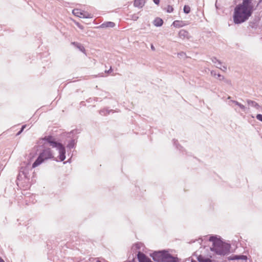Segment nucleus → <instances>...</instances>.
I'll list each match as a JSON object with an SVG mask.
<instances>
[{
  "mask_svg": "<svg viewBox=\"0 0 262 262\" xmlns=\"http://www.w3.org/2000/svg\"><path fill=\"white\" fill-rule=\"evenodd\" d=\"M199 260L200 262H212V261L209 258L203 259L201 257H199Z\"/></svg>",
  "mask_w": 262,
  "mask_h": 262,
  "instance_id": "obj_19",
  "label": "nucleus"
},
{
  "mask_svg": "<svg viewBox=\"0 0 262 262\" xmlns=\"http://www.w3.org/2000/svg\"><path fill=\"white\" fill-rule=\"evenodd\" d=\"M0 262H5V261L2 258H0Z\"/></svg>",
  "mask_w": 262,
  "mask_h": 262,
  "instance_id": "obj_29",
  "label": "nucleus"
},
{
  "mask_svg": "<svg viewBox=\"0 0 262 262\" xmlns=\"http://www.w3.org/2000/svg\"><path fill=\"white\" fill-rule=\"evenodd\" d=\"M184 11L186 13H189L190 11V8L189 7V6L185 5L184 7Z\"/></svg>",
  "mask_w": 262,
  "mask_h": 262,
  "instance_id": "obj_18",
  "label": "nucleus"
},
{
  "mask_svg": "<svg viewBox=\"0 0 262 262\" xmlns=\"http://www.w3.org/2000/svg\"><path fill=\"white\" fill-rule=\"evenodd\" d=\"M54 157L52 150L50 148H48L42 150L40 152L37 159L32 164V168H35L36 167L40 165L45 161L54 159Z\"/></svg>",
  "mask_w": 262,
  "mask_h": 262,
  "instance_id": "obj_4",
  "label": "nucleus"
},
{
  "mask_svg": "<svg viewBox=\"0 0 262 262\" xmlns=\"http://www.w3.org/2000/svg\"><path fill=\"white\" fill-rule=\"evenodd\" d=\"M248 104L251 103L253 105H258L257 103L254 101L249 100L248 101Z\"/></svg>",
  "mask_w": 262,
  "mask_h": 262,
  "instance_id": "obj_21",
  "label": "nucleus"
},
{
  "mask_svg": "<svg viewBox=\"0 0 262 262\" xmlns=\"http://www.w3.org/2000/svg\"><path fill=\"white\" fill-rule=\"evenodd\" d=\"M102 26L106 27H114L115 26V24L112 22H107L105 24H102Z\"/></svg>",
  "mask_w": 262,
  "mask_h": 262,
  "instance_id": "obj_14",
  "label": "nucleus"
},
{
  "mask_svg": "<svg viewBox=\"0 0 262 262\" xmlns=\"http://www.w3.org/2000/svg\"><path fill=\"white\" fill-rule=\"evenodd\" d=\"M256 118H257L258 120H260V121H262V115H261V114H258V115H257V116H256Z\"/></svg>",
  "mask_w": 262,
  "mask_h": 262,
  "instance_id": "obj_22",
  "label": "nucleus"
},
{
  "mask_svg": "<svg viewBox=\"0 0 262 262\" xmlns=\"http://www.w3.org/2000/svg\"><path fill=\"white\" fill-rule=\"evenodd\" d=\"M236 104L239 106V107L242 108H243L244 107V106L242 105V104H239L238 102H236Z\"/></svg>",
  "mask_w": 262,
  "mask_h": 262,
  "instance_id": "obj_26",
  "label": "nucleus"
},
{
  "mask_svg": "<svg viewBox=\"0 0 262 262\" xmlns=\"http://www.w3.org/2000/svg\"><path fill=\"white\" fill-rule=\"evenodd\" d=\"M163 262H177V258L171 256L167 252H165Z\"/></svg>",
  "mask_w": 262,
  "mask_h": 262,
  "instance_id": "obj_8",
  "label": "nucleus"
},
{
  "mask_svg": "<svg viewBox=\"0 0 262 262\" xmlns=\"http://www.w3.org/2000/svg\"><path fill=\"white\" fill-rule=\"evenodd\" d=\"M151 48L152 50H155V47L152 45L151 47Z\"/></svg>",
  "mask_w": 262,
  "mask_h": 262,
  "instance_id": "obj_28",
  "label": "nucleus"
},
{
  "mask_svg": "<svg viewBox=\"0 0 262 262\" xmlns=\"http://www.w3.org/2000/svg\"><path fill=\"white\" fill-rule=\"evenodd\" d=\"M165 252L158 251L153 253L151 256L153 259L158 262H163L164 255Z\"/></svg>",
  "mask_w": 262,
  "mask_h": 262,
  "instance_id": "obj_6",
  "label": "nucleus"
},
{
  "mask_svg": "<svg viewBox=\"0 0 262 262\" xmlns=\"http://www.w3.org/2000/svg\"><path fill=\"white\" fill-rule=\"evenodd\" d=\"M163 20L161 18L158 17L156 18L154 21V25L157 27L161 26L163 25Z\"/></svg>",
  "mask_w": 262,
  "mask_h": 262,
  "instance_id": "obj_12",
  "label": "nucleus"
},
{
  "mask_svg": "<svg viewBox=\"0 0 262 262\" xmlns=\"http://www.w3.org/2000/svg\"><path fill=\"white\" fill-rule=\"evenodd\" d=\"M188 34V32L184 30H181L179 33V35L180 37H182V36H184L185 35H186Z\"/></svg>",
  "mask_w": 262,
  "mask_h": 262,
  "instance_id": "obj_15",
  "label": "nucleus"
},
{
  "mask_svg": "<svg viewBox=\"0 0 262 262\" xmlns=\"http://www.w3.org/2000/svg\"><path fill=\"white\" fill-rule=\"evenodd\" d=\"M209 241L212 243L210 249L211 251H214L217 254L224 255L228 249V245L224 243L220 239L215 236H211Z\"/></svg>",
  "mask_w": 262,
  "mask_h": 262,
  "instance_id": "obj_3",
  "label": "nucleus"
},
{
  "mask_svg": "<svg viewBox=\"0 0 262 262\" xmlns=\"http://www.w3.org/2000/svg\"><path fill=\"white\" fill-rule=\"evenodd\" d=\"M172 25L176 28H181L185 26L186 24L182 20H175L173 22Z\"/></svg>",
  "mask_w": 262,
  "mask_h": 262,
  "instance_id": "obj_10",
  "label": "nucleus"
},
{
  "mask_svg": "<svg viewBox=\"0 0 262 262\" xmlns=\"http://www.w3.org/2000/svg\"><path fill=\"white\" fill-rule=\"evenodd\" d=\"M217 76H218V77L219 78V79H220V80L224 79V76H222V75H220V74H218V75H217Z\"/></svg>",
  "mask_w": 262,
  "mask_h": 262,
  "instance_id": "obj_24",
  "label": "nucleus"
},
{
  "mask_svg": "<svg viewBox=\"0 0 262 262\" xmlns=\"http://www.w3.org/2000/svg\"><path fill=\"white\" fill-rule=\"evenodd\" d=\"M154 2L156 4L158 5L160 3V0H154Z\"/></svg>",
  "mask_w": 262,
  "mask_h": 262,
  "instance_id": "obj_25",
  "label": "nucleus"
},
{
  "mask_svg": "<svg viewBox=\"0 0 262 262\" xmlns=\"http://www.w3.org/2000/svg\"><path fill=\"white\" fill-rule=\"evenodd\" d=\"M137 257L139 262H152L149 257L141 252L138 253Z\"/></svg>",
  "mask_w": 262,
  "mask_h": 262,
  "instance_id": "obj_7",
  "label": "nucleus"
},
{
  "mask_svg": "<svg viewBox=\"0 0 262 262\" xmlns=\"http://www.w3.org/2000/svg\"><path fill=\"white\" fill-rule=\"evenodd\" d=\"M26 127V125H23L21 127V130L17 134V135H19L22 132L23 130L24 129V128Z\"/></svg>",
  "mask_w": 262,
  "mask_h": 262,
  "instance_id": "obj_23",
  "label": "nucleus"
},
{
  "mask_svg": "<svg viewBox=\"0 0 262 262\" xmlns=\"http://www.w3.org/2000/svg\"><path fill=\"white\" fill-rule=\"evenodd\" d=\"M246 258H247V257L246 256L242 255V256H235L232 259H246Z\"/></svg>",
  "mask_w": 262,
  "mask_h": 262,
  "instance_id": "obj_16",
  "label": "nucleus"
},
{
  "mask_svg": "<svg viewBox=\"0 0 262 262\" xmlns=\"http://www.w3.org/2000/svg\"><path fill=\"white\" fill-rule=\"evenodd\" d=\"M73 14L77 16L80 18H91L92 15L83 10L80 9H74L72 11Z\"/></svg>",
  "mask_w": 262,
  "mask_h": 262,
  "instance_id": "obj_5",
  "label": "nucleus"
},
{
  "mask_svg": "<svg viewBox=\"0 0 262 262\" xmlns=\"http://www.w3.org/2000/svg\"><path fill=\"white\" fill-rule=\"evenodd\" d=\"M95 262H100V261L99 260H98V259H94Z\"/></svg>",
  "mask_w": 262,
  "mask_h": 262,
  "instance_id": "obj_27",
  "label": "nucleus"
},
{
  "mask_svg": "<svg viewBox=\"0 0 262 262\" xmlns=\"http://www.w3.org/2000/svg\"><path fill=\"white\" fill-rule=\"evenodd\" d=\"M165 9L168 13H171L173 11L172 6L170 5L167 6Z\"/></svg>",
  "mask_w": 262,
  "mask_h": 262,
  "instance_id": "obj_17",
  "label": "nucleus"
},
{
  "mask_svg": "<svg viewBox=\"0 0 262 262\" xmlns=\"http://www.w3.org/2000/svg\"><path fill=\"white\" fill-rule=\"evenodd\" d=\"M73 44L76 46L81 52L83 53L85 52L84 48L82 46L80 45L79 43L76 42H73Z\"/></svg>",
  "mask_w": 262,
  "mask_h": 262,
  "instance_id": "obj_13",
  "label": "nucleus"
},
{
  "mask_svg": "<svg viewBox=\"0 0 262 262\" xmlns=\"http://www.w3.org/2000/svg\"><path fill=\"white\" fill-rule=\"evenodd\" d=\"M45 141L52 147H55L58 150L59 155V160L63 161L66 159V149L64 146L60 142H57L56 139L52 136H46L40 139L39 141Z\"/></svg>",
  "mask_w": 262,
  "mask_h": 262,
  "instance_id": "obj_2",
  "label": "nucleus"
},
{
  "mask_svg": "<svg viewBox=\"0 0 262 262\" xmlns=\"http://www.w3.org/2000/svg\"><path fill=\"white\" fill-rule=\"evenodd\" d=\"M37 155V149H33L28 155V163H30Z\"/></svg>",
  "mask_w": 262,
  "mask_h": 262,
  "instance_id": "obj_9",
  "label": "nucleus"
},
{
  "mask_svg": "<svg viewBox=\"0 0 262 262\" xmlns=\"http://www.w3.org/2000/svg\"><path fill=\"white\" fill-rule=\"evenodd\" d=\"M75 24L81 30L84 29V27L78 22H75Z\"/></svg>",
  "mask_w": 262,
  "mask_h": 262,
  "instance_id": "obj_20",
  "label": "nucleus"
},
{
  "mask_svg": "<svg viewBox=\"0 0 262 262\" xmlns=\"http://www.w3.org/2000/svg\"><path fill=\"white\" fill-rule=\"evenodd\" d=\"M145 4V0H135L134 6L136 7L142 8Z\"/></svg>",
  "mask_w": 262,
  "mask_h": 262,
  "instance_id": "obj_11",
  "label": "nucleus"
},
{
  "mask_svg": "<svg viewBox=\"0 0 262 262\" xmlns=\"http://www.w3.org/2000/svg\"><path fill=\"white\" fill-rule=\"evenodd\" d=\"M191 262H196V261H192Z\"/></svg>",
  "mask_w": 262,
  "mask_h": 262,
  "instance_id": "obj_30",
  "label": "nucleus"
},
{
  "mask_svg": "<svg viewBox=\"0 0 262 262\" xmlns=\"http://www.w3.org/2000/svg\"><path fill=\"white\" fill-rule=\"evenodd\" d=\"M258 5L254 0H243L242 4L234 8L233 20L235 24H241L247 20Z\"/></svg>",
  "mask_w": 262,
  "mask_h": 262,
  "instance_id": "obj_1",
  "label": "nucleus"
}]
</instances>
